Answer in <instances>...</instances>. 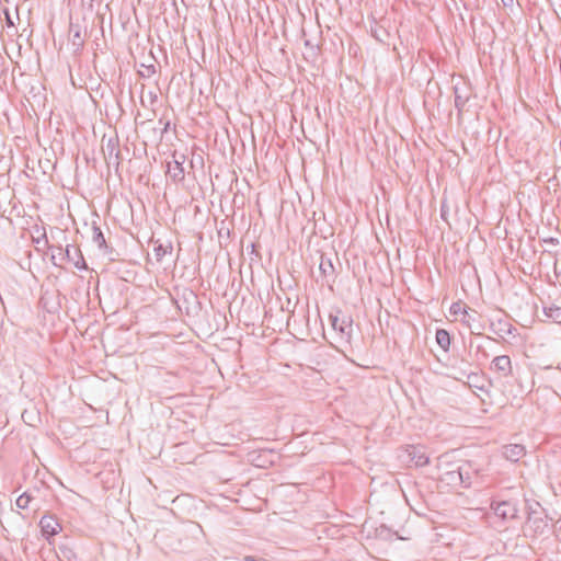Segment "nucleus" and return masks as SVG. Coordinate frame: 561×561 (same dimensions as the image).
Segmentation results:
<instances>
[{
  "mask_svg": "<svg viewBox=\"0 0 561 561\" xmlns=\"http://www.w3.org/2000/svg\"><path fill=\"white\" fill-rule=\"evenodd\" d=\"M556 273L558 274V276H561V271L558 272V268L556 267Z\"/></svg>",
  "mask_w": 561,
  "mask_h": 561,
  "instance_id": "36",
  "label": "nucleus"
},
{
  "mask_svg": "<svg viewBox=\"0 0 561 561\" xmlns=\"http://www.w3.org/2000/svg\"><path fill=\"white\" fill-rule=\"evenodd\" d=\"M459 468H461V484H460V486L469 488L472 483L471 466L469 463H462L459 466Z\"/></svg>",
  "mask_w": 561,
  "mask_h": 561,
  "instance_id": "15",
  "label": "nucleus"
},
{
  "mask_svg": "<svg viewBox=\"0 0 561 561\" xmlns=\"http://www.w3.org/2000/svg\"><path fill=\"white\" fill-rule=\"evenodd\" d=\"M56 257H60V256H59V253H58V254H53V255H51V261H53L54 265H56V266H57L58 264H57V263H56V261H55V260H56Z\"/></svg>",
  "mask_w": 561,
  "mask_h": 561,
  "instance_id": "31",
  "label": "nucleus"
},
{
  "mask_svg": "<svg viewBox=\"0 0 561 561\" xmlns=\"http://www.w3.org/2000/svg\"><path fill=\"white\" fill-rule=\"evenodd\" d=\"M93 1H94V0H90V2H89V4H90L91 7H92V2H93Z\"/></svg>",
  "mask_w": 561,
  "mask_h": 561,
  "instance_id": "38",
  "label": "nucleus"
},
{
  "mask_svg": "<svg viewBox=\"0 0 561 561\" xmlns=\"http://www.w3.org/2000/svg\"><path fill=\"white\" fill-rule=\"evenodd\" d=\"M526 454L525 446L522 444H511L504 447L503 455L507 460L518 461Z\"/></svg>",
  "mask_w": 561,
  "mask_h": 561,
  "instance_id": "9",
  "label": "nucleus"
},
{
  "mask_svg": "<svg viewBox=\"0 0 561 561\" xmlns=\"http://www.w3.org/2000/svg\"><path fill=\"white\" fill-rule=\"evenodd\" d=\"M0 561H8V560L0 556Z\"/></svg>",
  "mask_w": 561,
  "mask_h": 561,
  "instance_id": "37",
  "label": "nucleus"
},
{
  "mask_svg": "<svg viewBox=\"0 0 561 561\" xmlns=\"http://www.w3.org/2000/svg\"><path fill=\"white\" fill-rule=\"evenodd\" d=\"M56 257H60V256H59V253H58V254H53V255H51V261H53L54 265H56V266H57L58 264H57V263H56V261H55V260H56Z\"/></svg>",
  "mask_w": 561,
  "mask_h": 561,
  "instance_id": "30",
  "label": "nucleus"
},
{
  "mask_svg": "<svg viewBox=\"0 0 561 561\" xmlns=\"http://www.w3.org/2000/svg\"><path fill=\"white\" fill-rule=\"evenodd\" d=\"M184 162L185 156L176 152L173 154V160L168 162L167 175L175 183L182 182L185 178Z\"/></svg>",
  "mask_w": 561,
  "mask_h": 561,
  "instance_id": "5",
  "label": "nucleus"
},
{
  "mask_svg": "<svg viewBox=\"0 0 561 561\" xmlns=\"http://www.w3.org/2000/svg\"><path fill=\"white\" fill-rule=\"evenodd\" d=\"M243 561H267V560L263 559V558H256V557H253V556H245Z\"/></svg>",
  "mask_w": 561,
  "mask_h": 561,
  "instance_id": "25",
  "label": "nucleus"
},
{
  "mask_svg": "<svg viewBox=\"0 0 561 561\" xmlns=\"http://www.w3.org/2000/svg\"><path fill=\"white\" fill-rule=\"evenodd\" d=\"M59 251L60 260L71 262L78 270H87L88 265L79 248L68 244L64 250L61 247L56 248Z\"/></svg>",
  "mask_w": 561,
  "mask_h": 561,
  "instance_id": "4",
  "label": "nucleus"
},
{
  "mask_svg": "<svg viewBox=\"0 0 561 561\" xmlns=\"http://www.w3.org/2000/svg\"><path fill=\"white\" fill-rule=\"evenodd\" d=\"M156 72V68L153 65L147 67V76L150 77L151 75H153Z\"/></svg>",
  "mask_w": 561,
  "mask_h": 561,
  "instance_id": "26",
  "label": "nucleus"
},
{
  "mask_svg": "<svg viewBox=\"0 0 561 561\" xmlns=\"http://www.w3.org/2000/svg\"><path fill=\"white\" fill-rule=\"evenodd\" d=\"M31 500L32 496L28 493L24 492L16 499L15 504L19 508L26 510L30 505Z\"/></svg>",
  "mask_w": 561,
  "mask_h": 561,
  "instance_id": "21",
  "label": "nucleus"
},
{
  "mask_svg": "<svg viewBox=\"0 0 561 561\" xmlns=\"http://www.w3.org/2000/svg\"><path fill=\"white\" fill-rule=\"evenodd\" d=\"M169 127H170V122L168 121L163 124L162 133H165L169 129Z\"/></svg>",
  "mask_w": 561,
  "mask_h": 561,
  "instance_id": "28",
  "label": "nucleus"
},
{
  "mask_svg": "<svg viewBox=\"0 0 561 561\" xmlns=\"http://www.w3.org/2000/svg\"><path fill=\"white\" fill-rule=\"evenodd\" d=\"M510 322L506 320H499L497 322L491 323V331L500 336L501 339H505L506 328H508Z\"/></svg>",
  "mask_w": 561,
  "mask_h": 561,
  "instance_id": "16",
  "label": "nucleus"
},
{
  "mask_svg": "<svg viewBox=\"0 0 561 561\" xmlns=\"http://www.w3.org/2000/svg\"><path fill=\"white\" fill-rule=\"evenodd\" d=\"M92 241L95 244H98L99 249H101V250L107 249L105 237H104L101 228L99 226H96L95 224H93V226H92Z\"/></svg>",
  "mask_w": 561,
  "mask_h": 561,
  "instance_id": "12",
  "label": "nucleus"
},
{
  "mask_svg": "<svg viewBox=\"0 0 561 561\" xmlns=\"http://www.w3.org/2000/svg\"><path fill=\"white\" fill-rule=\"evenodd\" d=\"M435 339L437 344L446 352L450 346V334L445 329H437Z\"/></svg>",
  "mask_w": 561,
  "mask_h": 561,
  "instance_id": "11",
  "label": "nucleus"
},
{
  "mask_svg": "<svg viewBox=\"0 0 561 561\" xmlns=\"http://www.w3.org/2000/svg\"><path fill=\"white\" fill-rule=\"evenodd\" d=\"M535 125H536V126H535L536 128H538V129H540L541 131H543V128H542L541 123H540L539 121H537Z\"/></svg>",
  "mask_w": 561,
  "mask_h": 561,
  "instance_id": "32",
  "label": "nucleus"
},
{
  "mask_svg": "<svg viewBox=\"0 0 561 561\" xmlns=\"http://www.w3.org/2000/svg\"><path fill=\"white\" fill-rule=\"evenodd\" d=\"M510 394H512V404L513 405H516L518 408H522L523 404H524V400H525V396H523V388L522 386H519V392H520V396H518L517 393H514L513 391V388L511 389H507L506 390Z\"/></svg>",
  "mask_w": 561,
  "mask_h": 561,
  "instance_id": "20",
  "label": "nucleus"
},
{
  "mask_svg": "<svg viewBox=\"0 0 561 561\" xmlns=\"http://www.w3.org/2000/svg\"><path fill=\"white\" fill-rule=\"evenodd\" d=\"M458 466H459V465H457V463H453V462H450V461H449V466H448V467H447V466H444V467H445V470H453V469H455V467H458Z\"/></svg>",
  "mask_w": 561,
  "mask_h": 561,
  "instance_id": "27",
  "label": "nucleus"
},
{
  "mask_svg": "<svg viewBox=\"0 0 561 561\" xmlns=\"http://www.w3.org/2000/svg\"><path fill=\"white\" fill-rule=\"evenodd\" d=\"M39 526L42 528L43 535L46 537L55 536L58 533V528H60L57 519L47 515L41 518Z\"/></svg>",
  "mask_w": 561,
  "mask_h": 561,
  "instance_id": "7",
  "label": "nucleus"
},
{
  "mask_svg": "<svg viewBox=\"0 0 561 561\" xmlns=\"http://www.w3.org/2000/svg\"><path fill=\"white\" fill-rule=\"evenodd\" d=\"M319 270L323 284L331 285L335 280V267L332 260L325 254L320 255Z\"/></svg>",
  "mask_w": 561,
  "mask_h": 561,
  "instance_id": "6",
  "label": "nucleus"
},
{
  "mask_svg": "<svg viewBox=\"0 0 561 561\" xmlns=\"http://www.w3.org/2000/svg\"><path fill=\"white\" fill-rule=\"evenodd\" d=\"M329 321L333 330L339 334L340 340L350 344L353 335V319L341 309L330 312Z\"/></svg>",
  "mask_w": 561,
  "mask_h": 561,
  "instance_id": "1",
  "label": "nucleus"
},
{
  "mask_svg": "<svg viewBox=\"0 0 561 561\" xmlns=\"http://www.w3.org/2000/svg\"><path fill=\"white\" fill-rule=\"evenodd\" d=\"M3 14H4V19H5V24L8 27H14L15 26V22L9 11V9H3Z\"/></svg>",
  "mask_w": 561,
  "mask_h": 561,
  "instance_id": "23",
  "label": "nucleus"
},
{
  "mask_svg": "<svg viewBox=\"0 0 561 561\" xmlns=\"http://www.w3.org/2000/svg\"><path fill=\"white\" fill-rule=\"evenodd\" d=\"M407 453L410 460L413 461L416 467H423L430 462V459L423 451L422 447L409 446Z\"/></svg>",
  "mask_w": 561,
  "mask_h": 561,
  "instance_id": "8",
  "label": "nucleus"
},
{
  "mask_svg": "<svg viewBox=\"0 0 561 561\" xmlns=\"http://www.w3.org/2000/svg\"><path fill=\"white\" fill-rule=\"evenodd\" d=\"M511 505L507 502L500 503L495 508V514L497 516H501L503 518H506L508 516H514L513 513H510Z\"/></svg>",
  "mask_w": 561,
  "mask_h": 561,
  "instance_id": "18",
  "label": "nucleus"
},
{
  "mask_svg": "<svg viewBox=\"0 0 561 561\" xmlns=\"http://www.w3.org/2000/svg\"><path fill=\"white\" fill-rule=\"evenodd\" d=\"M557 525H558V531H559V533H561V519H559V520L557 522Z\"/></svg>",
  "mask_w": 561,
  "mask_h": 561,
  "instance_id": "33",
  "label": "nucleus"
},
{
  "mask_svg": "<svg viewBox=\"0 0 561 561\" xmlns=\"http://www.w3.org/2000/svg\"><path fill=\"white\" fill-rule=\"evenodd\" d=\"M386 530H387V529H386L385 527H381V528H380V534H379V535H381V534H382L383 531H386Z\"/></svg>",
  "mask_w": 561,
  "mask_h": 561,
  "instance_id": "34",
  "label": "nucleus"
},
{
  "mask_svg": "<svg viewBox=\"0 0 561 561\" xmlns=\"http://www.w3.org/2000/svg\"><path fill=\"white\" fill-rule=\"evenodd\" d=\"M150 98H152V100H154V99L157 98V95H156V94L150 93Z\"/></svg>",
  "mask_w": 561,
  "mask_h": 561,
  "instance_id": "35",
  "label": "nucleus"
},
{
  "mask_svg": "<svg viewBox=\"0 0 561 561\" xmlns=\"http://www.w3.org/2000/svg\"><path fill=\"white\" fill-rule=\"evenodd\" d=\"M450 313L451 314H459V313H463V314H468V312L463 309V307L461 306L460 302H454L450 307Z\"/></svg>",
  "mask_w": 561,
  "mask_h": 561,
  "instance_id": "22",
  "label": "nucleus"
},
{
  "mask_svg": "<svg viewBox=\"0 0 561 561\" xmlns=\"http://www.w3.org/2000/svg\"><path fill=\"white\" fill-rule=\"evenodd\" d=\"M516 331L517 329L515 327L512 325V323L508 324V328H506V332H505V339L507 336H513L515 337L516 336Z\"/></svg>",
  "mask_w": 561,
  "mask_h": 561,
  "instance_id": "24",
  "label": "nucleus"
},
{
  "mask_svg": "<svg viewBox=\"0 0 561 561\" xmlns=\"http://www.w3.org/2000/svg\"><path fill=\"white\" fill-rule=\"evenodd\" d=\"M528 528L534 531L533 541L537 538H539L541 542L550 539L551 527L549 523L541 517H534L533 513H528Z\"/></svg>",
  "mask_w": 561,
  "mask_h": 561,
  "instance_id": "3",
  "label": "nucleus"
},
{
  "mask_svg": "<svg viewBox=\"0 0 561 561\" xmlns=\"http://www.w3.org/2000/svg\"><path fill=\"white\" fill-rule=\"evenodd\" d=\"M454 90H455V106L460 112V111H462L463 106L466 105L468 98L463 96L460 93L459 88L455 87Z\"/></svg>",
  "mask_w": 561,
  "mask_h": 561,
  "instance_id": "19",
  "label": "nucleus"
},
{
  "mask_svg": "<svg viewBox=\"0 0 561 561\" xmlns=\"http://www.w3.org/2000/svg\"><path fill=\"white\" fill-rule=\"evenodd\" d=\"M534 309H535V310H534L535 317H536V318H538V319H540L538 306H537V305H535Z\"/></svg>",
  "mask_w": 561,
  "mask_h": 561,
  "instance_id": "29",
  "label": "nucleus"
},
{
  "mask_svg": "<svg viewBox=\"0 0 561 561\" xmlns=\"http://www.w3.org/2000/svg\"><path fill=\"white\" fill-rule=\"evenodd\" d=\"M492 365L496 370L503 371L504 374L511 370V359L506 355L496 356Z\"/></svg>",
  "mask_w": 561,
  "mask_h": 561,
  "instance_id": "13",
  "label": "nucleus"
},
{
  "mask_svg": "<svg viewBox=\"0 0 561 561\" xmlns=\"http://www.w3.org/2000/svg\"><path fill=\"white\" fill-rule=\"evenodd\" d=\"M447 455H442L438 458L437 468L439 470V480L450 486H460L461 484V468L455 467L453 470H445L444 466H449Z\"/></svg>",
  "mask_w": 561,
  "mask_h": 561,
  "instance_id": "2",
  "label": "nucleus"
},
{
  "mask_svg": "<svg viewBox=\"0 0 561 561\" xmlns=\"http://www.w3.org/2000/svg\"><path fill=\"white\" fill-rule=\"evenodd\" d=\"M541 312L548 320L560 321L561 320V307L558 306H543Z\"/></svg>",
  "mask_w": 561,
  "mask_h": 561,
  "instance_id": "14",
  "label": "nucleus"
},
{
  "mask_svg": "<svg viewBox=\"0 0 561 561\" xmlns=\"http://www.w3.org/2000/svg\"><path fill=\"white\" fill-rule=\"evenodd\" d=\"M171 251H172L171 244L163 245L160 243V244H157L153 247V254L158 262H161L168 253H171Z\"/></svg>",
  "mask_w": 561,
  "mask_h": 561,
  "instance_id": "17",
  "label": "nucleus"
},
{
  "mask_svg": "<svg viewBox=\"0 0 561 561\" xmlns=\"http://www.w3.org/2000/svg\"><path fill=\"white\" fill-rule=\"evenodd\" d=\"M70 36H71L70 41H71V44L75 47V49L76 50L81 49L83 47L84 39H83L82 33H81L80 26L71 24L70 25Z\"/></svg>",
  "mask_w": 561,
  "mask_h": 561,
  "instance_id": "10",
  "label": "nucleus"
}]
</instances>
